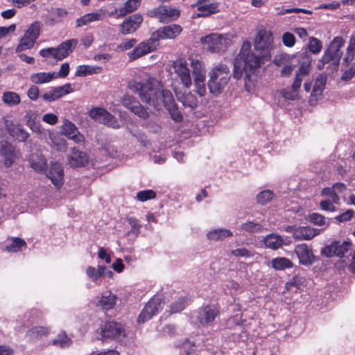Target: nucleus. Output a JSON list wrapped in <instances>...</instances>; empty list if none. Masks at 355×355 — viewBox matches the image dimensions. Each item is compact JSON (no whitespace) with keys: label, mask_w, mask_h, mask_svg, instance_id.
I'll return each mask as SVG.
<instances>
[{"label":"nucleus","mask_w":355,"mask_h":355,"mask_svg":"<svg viewBox=\"0 0 355 355\" xmlns=\"http://www.w3.org/2000/svg\"><path fill=\"white\" fill-rule=\"evenodd\" d=\"M261 60H264L261 54H255L251 49L249 42L243 43L240 52L235 58L233 78L240 80L245 73L244 87L249 92L252 85L251 75L260 67Z\"/></svg>","instance_id":"nucleus-1"},{"label":"nucleus","mask_w":355,"mask_h":355,"mask_svg":"<svg viewBox=\"0 0 355 355\" xmlns=\"http://www.w3.org/2000/svg\"><path fill=\"white\" fill-rule=\"evenodd\" d=\"M128 87L139 95L143 103L158 110L160 86L155 79L150 78L145 83L137 82L133 80L129 82Z\"/></svg>","instance_id":"nucleus-2"},{"label":"nucleus","mask_w":355,"mask_h":355,"mask_svg":"<svg viewBox=\"0 0 355 355\" xmlns=\"http://www.w3.org/2000/svg\"><path fill=\"white\" fill-rule=\"evenodd\" d=\"M229 67L225 64L214 67L209 72L208 88L210 93L218 95L222 93L230 79Z\"/></svg>","instance_id":"nucleus-3"},{"label":"nucleus","mask_w":355,"mask_h":355,"mask_svg":"<svg viewBox=\"0 0 355 355\" xmlns=\"http://www.w3.org/2000/svg\"><path fill=\"white\" fill-rule=\"evenodd\" d=\"M272 48V33L266 29L259 31L254 41V49L261 54L264 60H269Z\"/></svg>","instance_id":"nucleus-4"},{"label":"nucleus","mask_w":355,"mask_h":355,"mask_svg":"<svg viewBox=\"0 0 355 355\" xmlns=\"http://www.w3.org/2000/svg\"><path fill=\"white\" fill-rule=\"evenodd\" d=\"M220 313L218 304H207L198 308L197 319L202 327H212L216 319L219 317Z\"/></svg>","instance_id":"nucleus-5"},{"label":"nucleus","mask_w":355,"mask_h":355,"mask_svg":"<svg viewBox=\"0 0 355 355\" xmlns=\"http://www.w3.org/2000/svg\"><path fill=\"white\" fill-rule=\"evenodd\" d=\"M159 46V43L153 37V33L150 37L139 44L135 48L128 53L130 61L135 60L148 53L155 51Z\"/></svg>","instance_id":"nucleus-6"},{"label":"nucleus","mask_w":355,"mask_h":355,"mask_svg":"<svg viewBox=\"0 0 355 355\" xmlns=\"http://www.w3.org/2000/svg\"><path fill=\"white\" fill-rule=\"evenodd\" d=\"M147 15L150 17L157 18L162 23H168L176 20L180 16V11L167 6H159L148 10Z\"/></svg>","instance_id":"nucleus-7"},{"label":"nucleus","mask_w":355,"mask_h":355,"mask_svg":"<svg viewBox=\"0 0 355 355\" xmlns=\"http://www.w3.org/2000/svg\"><path fill=\"white\" fill-rule=\"evenodd\" d=\"M77 44L76 39L66 40L57 48L46 49V56H52L58 60H62L73 52Z\"/></svg>","instance_id":"nucleus-8"},{"label":"nucleus","mask_w":355,"mask_h":355,"mask_svg":"<svg viewBox=\"0 0 355 355\" xmlns=\"http://www.w3.org/2000/svg\"><path fill=\"white\" fill-rule=\"evenodd\" d=\"M164 301L159 296H154L145 305L138 317V322L144 323L163 309Z\"/></svg>","instance_id":"nucleus-9"},{"label":"nucleus","mask_w":355,"mask_h":355,"mask_svg":"<svg viewBox=\"0 0 355 355\" xmlns=\"http://www.w3.org/2000/svg\"><path fill=\"white\" fill-rule=\"evenodd\" d=\"M40 34V26L37 23L31 24L26 31L24 35L16 49L17 52L30 49L33 47Z\"/></svg>","instance_id":"nucleus-10"},{"label":"nucleus","mask_w":355,"mask_h":355,"mask_svg":"<svg viewBox=\"0 0 355 355\" xmlns=\"http://www.w3.org/2000/svg\"><path fill=\"white\" fill-rule=\"evenodd\" d=\"M173 67L180 83L186 88H189L192 85V79L187 60L184 58L177 59L173 62Z\"/></svg>","instance_id":"nucleus-11"},{"label":"nucleus","mask_w":355,"mask_h":355,"mask_svg":"<svg viewBox=\"0 0 355 355\" xmlns=\"http://www.w3.org/2000/svg\"><path fill=\"white\" fill-rule=\"evenodd\" d=\"M89 115L92 119L106 125L114 128L119 126L116 117L104 108L94 107L89 110Z\"/></svg>","instance_id":"nucleus-12"},{"label":"nucleus","mask_w":355,"mask_h":355,"mask_svg":"<svg viewBox=\"0 0 355 355\" xmlns=\"http://www.w3.org/2000/svg\"><path fill=\"white\" fill-rule=\"evenodd\" d=\"M351 246L350 241H345L340 243V241H334L330 245L322 248L321 254L327 257L334 256L343 257L350 250Z\"/></svg>","instance_id":"nucleus-13"},{"label":"nucleus","mask_w":355,"mask_h":355,"mask_svg":"<svg viewBox=\"0 0 355 355\" xmlns=\"http://www.w3.org/2000/svg\"><path fill=\"white\" fill-rule=\"evenodd\" d=\"M46 166L47 162H46ZM46 177L51 180L55 188L60 189L63 186L64 181V172L62 164L59 162H51L49 173H46Z\"/></svg>","instance_id":"nucleus-14"},{"label":"nucleus","mask_w":355,"mask_h":355,"mask_svg":"<svg viewBox=\"0 0 355 355\" xmlns=\"http://www.w3.org/2000/svg\"><path fill=\"white\" fill-rule=\"evenodd\" d=\"M182 31L180 25L172 24L164 26L153 32V37L159 42L161 40H171L178 36Z\"/></svg>","instance_id":"nucleus-15"},{"label":"nucleus","mask_w":355,"mask_h":355,"mask_svg":"<svg viewBox=\"0 0 355 355\" xmlns=\"http://www.w3.org/2000/svg\"><path fill=\"white\" fill-rule=\"evenodd\" d=\"M294 251L299 259L300 264L309 266L315 261V257L313 254L311 247L306 243L297 245Z\"/></svg>","instance_id":"nucleus-16"},{"label":"nucleus","mask_w":355,"mask_h":355,"mask_svg":"<svg viewBox=\"0 0 355 355\" xmlns=\"http://www.w3.org/2000/svg\"><path fill=\"white\" fill-rule=\"evenodd\" d=\"M101 335L103 339H116L124 336V329L121 324L110 321L101 329Z\"/></svg>","instance_id":"nucleus-17"},{"label":"nucleus","mask_w":355,"mask_h":355,"mask_svg":"<svg viewBox=\"0 0 355 355\" xmlns=\"http://www.w3.org/2000/svg\"><path fill=\"white\" fill-rule=\"evenodd\" d=\"M200 41L204 46V49L211 53L219 51L223 45V37L221 35L216 33L202 37Z\"/></svg>","instance_id":"nucleus-18"},{"label":"nucleus","mask_w":355,"mask_h":355,"mask_svg":"<svg viewBox=\"0 0 355 355\" xmlns=\"http://www.w3.org/2000/svg\"><path fill=\"white\" fill-rule=\"evenodd\" d=\"M143 17L140 14H133L126 18L120 25V32L123 35L133 33L140 26Z\"/></svg>","instance_id":"nucleus-19"},{"label":"nucleus","mask_w":355,"mask_h":355,"mask_svg":"<svg viewBox=\"0 0 355 355\" xmlns=\"http://www.w3.org/2000/svg\"><path fill=\"white\" fill-rule=\"evenodd\" d=\"M62 133L69 139L77 144H83L85 138L81 135L77 127L69 120L64 119L62 127Z\"/></svg>","instance_id":"nucleus-20"},{"label":"nucleus","mask_w":355,"mask_h":355,"mask_svg":"<svg viewBox=\"0 0 355 355\" xmlns=\"http://www.w3.org/2000/svg\"><path fill=\"white\" fill-rule=\"evenodd\" d=\"M6 129L9 135L18 141H25L28 137V134L19 123H15L10 121H6Z\"/></svg>","instance_id":"nucleus-21"},{"label":"nucleus","mask_w":355,"mask_h":355,"mask_svg":"<svg viewBox=\"0 0 355 355\" xmlns=\"http://www.w3.org/2000/svg\"><path fill=\"white\" fill-rule=\"evenodd\" d=\"M0 154L4 157L5 166L10 167L16 157L15 147L10 142L2 141L0 143Z\"/></svg>","instance_id":"nucleus-22"},{"label":"nucleus","mask_w":355,"mask_h":355,"mask_svg":"<svg viewBox=\"0 0 355 355\" xmlns=\"http://www.w3.org/2000/svg\"><path fill=\"white\" fill-rule=\"evenodd\" d=\"M73 89L70 83H67L62 86L52 87L46 92V101H54L60 98L70 94Z\"/></svg>","instance_id":"nucleus-23"},{"label":"nucleus","mask_w":355,"mask_h":355,"mask_svg":"<svg viewBox=\"0 0 355 355\" xmlns=\"http://www.w3.org/2000/svg\"><path fill=\"white\" fill-rule=\"evenodd\" d=\"M71 151L69 162L71 166H84L88 163V156L86 153L80 151L76 147L72 148Z\"/></svg>","instance_id":"nucleus-24"},{"label":"nucleus","mask_w":355,"mask_h":355,"mask_svg":"<svg viewBox=\"0 0 355 355\" xmlns=\"http://www.w3.org/2000/svg\"><path fill=\"white\" fill-rule=\"evenodd\" d=\"M320 233V230L309 226H301L298 227L296 232H294V239L298 241L311 240Z\"/></svg>","instance_id":"nucleus-25"},{"label":"nucleus","mask_w":355,"mask_h":355,"mask_svg":"<svg viewBox=\"0 0 355 355\" xmlns=\"http://www.w3.org/2000/svg\"><path fill=\"white\" fill-rule=\"evenodd\" d=\"M197 6L198 10L200 12L198 14V17H207L218 12V5L209 3V0H199Z\"/></svg>","instance_id":"nucleus-26"},{"label":"nucleus","mask_w":355,"mask_h":355,"mask_svg":"<svg viewBox=\"0 0 355 355\" xmlns=\"http://www.w3.org/2000/svg\"><path fill=\"white\" fill-rule=\"evenodd\" d=\"M311 71V62H304L296 73L295 78L292 84V87L295 89H299L301 87L303 78L309 75Z\"/></svg>","instance_id":"nucleus-27"},{"label":"nucleus","mask_w":355,"mask_h":355,"mask_svg":"<svg viewBox=\"0 0 355 355\" xmlns=\"http://www.w3.org/2000/svg\"><path fill=\"white\" fill-rule=\"evenodd\" d=\"M191 67L193 76V80H200L206 78V70L202 62L198 59L191 60Z\"/></svg>","instance_id":"nucleus-28"},{"label":"nucleus","mask_w":355,"mask_h":355,"mask_svg":"<svg viewBox=\"0 0 355 355\" xmlns=\"http://www.w3.org/2000/svg\"><path fill=\"white\" fill-rule=\"evenodd\" d=\"M25 118L27 125H28L33 132L40 134L42 133L41 125L40 123V117L35 112L32 110L28 111L25 115Z\"/></svg>","instance_id":"nucleus-29"},{"label":"nucleus","mask_w":355,"mask_h":355,"mask_svg":"<svg viewBox=\"0 0 355 355\" xmlns=\"http://www.w3.org/2000/svg\"><path fill=\"white\" fill-rule=\"evenodd\" d=\"M104 16L105 13L102 12L87 13L76 19V27L83 26L90 22L102 19Z\"/></svg>","instance_id":"nucleus-30"},{"label":"nucleus","mask_w":355,"mask_h":355,"mask_svg":"<svg viewBox=\"0 0 355 355\" xmlns=\"http://www.w3.org/2000/svg\"><path fill=\"white\" fill-rule=\"evenodd\" d=\"M263 242L267 248L272 250H277L283 245L284 241L281 236L275 234H270L264 238Z\"/></svg>","instance_id":"nucleus-31"},{"label":"nucleus","mask_w":355,"mask_h":355,"mask_svg":"<svg viewBox=\"0 0 355 355\" xmlns=\"http://www.w3.org/2000/svg\"><path fill=\"white\" fill-rule=\"evenodd\" d=\"M162 104H163L166 109L174 107V105L175 104L173 96L171 91L167 89L162 90L160 89V96H159L158 101V110Z\"/></svg>","instance_id":"nucleus-32"},{"label":"nucleus","mask_w":355,"mask_h":355,"mask_svg":"<svg viewBox=\"0 0 355 355\" xmlns=\"http://www.w3.org/2000/svg\"><path fill=\"white\" fill-rule=\"evenodd\" d=\"M103 68L100 66L80 65L75 73L76 76H86L96 73H100Z\"/></svg>","instance_id":"nucleus-33"},{"label":"nucleus","mask_w":355,"mask_h":355,"mask_svg":"<svg viewBox=\"0 0 355 355\" xmlns=\"http://www.w3.org/2000/svg\"><path fill=\"white\" fill-rule=\"evenodd\" d=\"M51 344L62 349L69 348L72 344V339L64 331H61L52 340Z\"/></svg>","instance_id":"nucleus-34"},{"label":"nucleus","mask_w":355,"mask_h":355,"mask_svg":"<svg viewBox=\"0 0 355 355\" xmlns=\"http://www.w3.org/2000/svg\"><path fill=\"white\" fill-rule=\"evenodd\" d=\"M116 296L111 292H105L103 294L101 299L99 301V304L103 309L110 310L116 304Z\"/></svg>","instance_id":"nucleus-35"},{"label":"nucleus","mask_w":355,"mask_h":355,"mask_svg":"<svg viewBox=\"0 0 355 355\" xmlns=\"http://www.w3.org/2000/svg\"><path fill=\"white\" fill-rule=\"evenodd\" d=\"M29 160L33 169L37 173L43 172L44 167V159L41 153H32L30 156Z\"/></svg>","instance_id":"nucleus-36"},{"label":"nucleus","mask_w":355,"mask_h":355,"mask_svg":"<svg viewBox=\"0 0 355 355\" xmlns=\"http://www.w3.org/2000/svg\"><path fill=\"white\" fill-rule=\"evenodd\" d=\"M341 58L337 56V55H334V52L329 51L327 49L324 55H322L320 60H319L317 67L318 69H322L325 64L329 63L332 62L334 64H338Z\"/></svg>","instance_id":"nucleus-37"},{"label":"nucleus","mask_w":355,"mask_h":355,"mask_svg":"<svg viewBox=\"0 0 355 355\" xmlns=\"http://www.w3.org/2000/svg\"><path fill=\"white\" fill-rule=\"evenodd\" d=\"M327 78L324 76L320 74L315 79L313 90L311 92V97H318L322 95L326 85Z\"/></svg>","instance_id":"nucleus-38"},{"label":"nucleus","mask_w":355,"mask_h":355,"mask_svg":"<svg viewBox=\"0 0 355 355\" xmlns=\"http://www.w3.org/2000/svg\"><path fill=\"white\" fill-rule=\"evenodd\" d=\"M232 236V233L226 229L214 230L207 234V237L211 241L223 240L226 237Z\"/></svg>","instance_id":"nucleus-39"},{"label":"nucleus","mask_w":355,"mask_h":355,"mask_svg":"<svg viewBox=\"0 0 355 355\" xmlns=\"http://www.w3.org/2000/svg\"><path fill=\"white\" fill-rule=\"evenodd\" d=\"M271 266L275 270H282L286 268H292L293 264L289 259L285 257H277L272 259Z\"/></svg>","instance_id":"nucleus-40"},{"label":"nucleus","mask_w":355,"mask_h":355,"mask_svg":"<svg viewBox=\"0 0 355 355\" xmlns=\"http://www.w3.org/2000/svg\"><path fill=\"white\" fill-rule=\"evenodd\" d=\"M188 300L189 299L186 296L179 297L177 300L170 305V313L173 314L181 312L187 306Z\"/></svg>","instance_id":"nucleus-41"},{"label":"nucleus","mask_w":355,"mask_h":355,"mask_svg":"<svg viewBox=\"0 0 355 355\" xmlns=\"http://www.w3.org/2000/svg\"><path fill=\"white\" fill-rule=\"evenodd\" d=\"M141 0H128L123 8L119 10V17H123L131 13L140 6Z\"/></svg>","instance_id":"nucleus-42"},{"label":"nucleus","mask_w":355,"mask_h":355,"mask_svg":"<svg viewBox=\"0 0 355 355\" xmlns=\"http://www.w3.org/2000/svg\"><path fill=\"white\" fill-rule=\"evenodd\" d=\"M345 41L342 37H335L333 40L330 42V44L327 49L334 52V55H337L340 58L342 57L343 53L340 49L343 46Z\"/></svg>","instance_id":"nucleus-43"},{"label":"nucleus","mask_w":355,"mask_h":355,"mask_svg":"<svg viewBox=\"0 0 355 355\" xmlns=\"http://www.w3.org/2000/svg\"><path fill=\"white\" fill-rule=\"evenodd\" d=\"M3 102L8 106H14L19 104L21 101L20 96L14 92H6L2 96Z\"/></svg>","instance_id":"nucleus-44"},{"label":"nucleus","mask_w":355,"mask_h":355,"mask_svg":"<svg viewBox=\"0 0 355 355\" xmlns=\"http://www.w3.org/2000/svg\"><path fill=\"white\" fill-rule=\"evenodd\" d=\"M178 99L184 107L194 109L198 105L197 98L191 92L184 94L182 96L179 97Z\"/></svg>","instance_id":"nucleus-45"},{"label":"nucleus","mask_w":355,"mask_h":355,"mask_svg":"<svg viewBox=\"0 0 355 355\" xmlns=\"http://www.w3.org/2000/svg\"><path fill=\"white\" fill-rule=\"evenodd\" d=\"M26 243L24 240L16 237L12 239L10 244L6 245V249L9 252H16L25 249Z\"/></svg>","instance_id":"nucleus-46"},{"label":"nucleus","mask_w":355,"mask_h":355,"mask_svg":"<svg viewBox=\"0 0 355 355\" xmlns=\"http://www.w3.org/2000/svg\"><path fill=\"white\" fill-rule=\"evenodd\" d=\"M241 229L249 233H256L262 232L263 227L259 223L248 221L241 225Z\"/></svg>","instance_id":"nucleus-47"},{"label":"nucleus","mask_w":355,"mask_h":355,"mask_svg":"<svg viewBox=\"0 0 355 355\" xmlns=\"http://www.w3.org/2000/svg\"><path fill=\"white\" fill-rule=\"evenodd\" d=\"M68 12L63 8H52L49 11V17L53 21H60L62 19L67 17Z\"/></svg>","instance_id":"nucleus-48"},{"label":"nucleus","mask_w":355,"mask_h":355,"mask_svg":"<svg viewBox=\"0 0 355 355\" xmlns=\"http://www.w3.org/2000/svg\"><path fill=\"white\" fill-rule=\"evenodd\" d=\"M310 223L318 225L325 226L324 228L329 225V222L326 220V218L320 214L312 213L309 216Z\"/></svg>","instance_id":"nucleus-49"},{"label":"nucleus","mask_w":355,"mask_h":355,"mask_svg":"<svg viewBox=\"0 0 355 355\" xmlns=\"http://www.w3.org/2000/svg\"><path fill=\"white\" fill-rule=\"evenodd\" d=\"M274 196L275 194L272 191L264 190L257 196V200L258 203L263 205L271 201Z\"/></svg>","instance_id":"nucleus-50"},{"label":"nucleus","mask_w":355,"mask_h":355,"mask_svg":"<svg viewBox=\"0 0 355 355\" xmlns=\"http://www.w3.org/2000/svg\"><path fill=\"white\" fill-rule=\"evenodd\" d=\"M308 49L309 51L311 52L312 53L318 54L321 51L322 49V43L318 38L311 37L309 38Z\"/></svg>","instance_id":"nucleus-51"},{"label":"nucleus","mask_w":355,"mask_h":355,"mask_svg":"<svg viewBox=\"0 0 355 355\" xmlns=\"http://www.w3.org/2000/svg\"><path fill=\"white\" fill-rule=\"evenodd\" d=\"M156 197V192L152 189L140 191L137 193V199L140 202H145L148 200L155 199Z\"/></svg>","instance_id":"nucleus-52"},{"label":"nucleus","mask_w":355,"mask_h":355,"mask_svg":"<svg viewBox=\"0 0 355 355\" xmlns=\"http://www.w3.org/2000/svg\"><path fill=\"white\" fill-rule=\"evenodd\" d=\"M126 220L131 226V230L128 232V234H132L137 236L141 227L139 220L135 217H127Z\"/></svg>","instance_id":"nucleus-53"},{"label":"nucleus","mask_w":355,"mask_h":355,"mask_svg":"<svg viewBox=\"0 0 355 355\" xmlns=\"http://www.w3.org/2000/svg\"><path fill=\"white\" fill-rule=\"evenodd\" d=\"M121 103L124 107L130 110L132 109V107L139 105V101H137L133 96L129 94H125L121 98Z\"/></svg>","instance_id":"nucleus-54"},{"label":"nucleus","mask_w":355,"mask_h":355,"mask_svg":"<svg viewBox=\"0 0 355 355\" xmlns=\"http://www.w3.org/2000/svg\"><path fill=\"white\" fill-rule=\"evenodd\" d=\"M130 111L135 115H137L138 117L143 119H147L149 116L147 110L143 105H141L139 102V105L132 107Z\"/></svg>","instance_id":"nucleus-55"},{"label":"nucleus","mask_w":355,"mask_h":355,"mask_svg":"<svg viewBox=\"0 0 355 355\" xmlns=\"http://www.w3.org/2000/svg\"><path fill=\"white\" fill-rule=\"evenodd\" d=\"M355 50V38L352 37L350 40L349 44L347 47V52L346 56L344 58V61L347 64H350V62L354 59V54Z\"/></svg>","instance_id":"nucleus-56"},{"label":"nucleus","mask_w":355,"mask_h":355,"mask_svg":"<svg viewBox=\"0 0 355 355\" xmlns=\"http://www.w3.org/2000/svg\"><path fill=\"white\" fill-rule=\"evenodd\" d=\"M335 204V202H334L331 199L322 200L320 202V208L323 211L334 212L337 210Z\"/></svg>","instance_id":"nucleus-57"},{"label":"nucleus","mask_w":355,"mask_h":355,"mask_svg":"<svg viewBox=\"0 0 355 355\" xmlns=\"http://www.w3.org/2000/svg\"><path fill=\"white\" fill-rule=\"evenodd\" d=\"M297 91L298 89H295L291 87L289 89H282L280 93L284 98L294 101L297 98Z\"/></svg>","instance_id":"nucleus-58"},{"label":"nucleus","mask_w":355,"mask_h":355,"mask_svg":"<svg viewBox=\"0 0 355 355\" xmlns=\"http://www.w3.org/2000/svg\"><path fill=\"white\" fill-rule=\"evenodd\" d=\"M282 42L284 46L291 48L295 44L296 39L293 33L286 32L282 35Z\"/></svg>","instance_id":"nucleus-59"},{"label":"nucleus","mask_w":355,"mask_h":355,"mask_svg":"<svg viewBox=\"0 0 355 355\" xmlns=\"http://www.w3.org/2000/svg\"><path fill=\"white\" fill-rule=\"evenodd\" d=\"M137 42V40L135 38H132L130 40H124L120 44L117 46V49L123 51H127L132 48Z\"/></svg>","instance_id":"nucleus-60"},{"label":"nucleus","mask_w":355,"mask_h":355,"mask_svg":"<svg viewBox=\"0 0 355 355\" xmlns=\"http://www.w3.org/2000/svg\"><path fill=\"white\" fill-rule=\"evenodd\" d=\"M322 195L323 196H329L330 199H331L335 203L338 204L340 198L338 195L336 193L334 187H325L322 190Z\"/></svg>","instance_id":"nucleus-61"},{"label":"nucleus","mask_w":355,"mask_h":355,"mask_svg":"<svg viewBox=\"0 0 355 355\" xmlns=\"http://www.w3.org/2000/svg\"><path fill=\"white\" fill-rule=\"evenodd\" d=\"M354 211L352 209H348L345 212L336 216L335 219L339 223H344L350 220L354 216Z\"/></svg>","instance_id":"nucleus-62"},{"label":"nucleus","mask_w":355,"mask_h":355,"mask_svg":"<svg viewBox=\"0 0 355 355\" xmlns=\"http://www.w3.org/2000/svg\"><path fill=\"white\" fill-rule=\"evenodd\" d=\"M52 142L54 147L58 151H65L67 149V142L66 140L63 138H56L52 139Z\"/></svg>","instance_id":"nucleus-63"},{"label":"nucleus","mask_w":355,"mask_h":355,"mask_svg":"<svg viewBox=\"0 0 355 355\" xmlns=\"http://www.w3.org/2000/svg\"><path fill=\"white\" fill-rule=\"evenodd\" d=\"M290 57L286 53H280L276 55L273 60V63L277 66L281 67L289 61Z\"/></svg>","instance_id":"nucleus-64"}]
</instances>
